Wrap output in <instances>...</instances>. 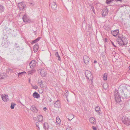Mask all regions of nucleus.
Wrapping results in <instances>:
<instances>
[{
	"instance_id": "f257e3e1",
	"label": "nucleus",
	"mask_w": 130,
	"mask_h": 130,
	"mask_svg": "<svg viewBox=\"0 0 130 130\" xmlns=\"http://www.w3.org/2000/svg\"><path fill=\"white\" fill-rule=\"evenodd\" d=\"M117 41L120 45L121 46L127 44L128 42L127 39L124 37L123 35L118 36Z\"/></svg>"
},
{
	"instance_id": "f03ea898",
	"label": "nucleus",
	"mask_w": 130,
	"mask_h": 130,
	"mask_svg": "<svg viewBox=\"0 0 130 130\" xmlns=\"http://www.w3.org/2000/svg\"><path fill=\"white\" fill-rule=\"evenodd\" d=\"M114 96L115 99L117 102H120L122 101L121 99L120 94V93L119 89L118 90H116L114 92Z\"/></svg>"
},
{
	"instance_id": "7ed1b4c3",
	"label": "nucleus",
	"mask_w": 130,
	"mask_h": 130,
	"mask_svg": "<svg viewBox=\"0 0 130 130\" xmlns=\"http://www.w3.org/2000/svg\"><path fill=\"white\" fill-rule=\"evenodd\" d=\"M85 74L86 77L89 80H92L93 78L91 72L88 70H86Z\"/></svg>"
},
{
	"instance_id": "20e7f679",
	"label": "nucleus",
	"mask_w": 130,
	"mask_h": 130,
	"mask_svg": "<svg viewBox=\"0 0 130 130\" xmlns=\"http://www.w3.org/2000/svg\"><path fill=\"white\" fill-rule=\"evenodd\" d=\"M22 19L23 22H25L31 23L33 21H31L30 19L28 17L27 15L25 14L23 15Z\"/></svg>"
},
{
	"instance_id": "39448f33",
	"label": "nucleus",
	"mask_w": 130,
	"mask_h": 130,
	"mask_svg": "<svg viewBox=\"0 0 130 130\" xmlns=\"http://www.w3.org/2000/svg\"><path fill=\"white\" fill-rule=\"evenodd\" d=\"M122 121L123 122L127 125H129L130 124V120L127 117H123Z\"/></svg>"
},
{
	"instance_id": "423d86ee",
	"label": "nucleus",
	"mask_w": 130,
	"mask_h": 130,
	"mask_svg": "<svg viewBox=\"0 0 130 130\" xmlns=\"http://www.w3.org/2000/svg\"><path fill=\"white\" fill-rule=\"evenodd\" d=\"M120 93L121 95V98L123 99H127L128 96L127 95V94H125V93H124L123 90L121 89L119 90Z\"/></svg>"
},
{
	"instance_id": "0eeeda50",
	"label": "nucleus",
	"mask_w": 130,
	"mask_h": 130,
	"mask_svg": "<svg viewBox=\"0 0 130 130\" xmlns=\"http://www.w3.org/2000/svg\"><path fill=\"white\" fill-rule=\"evenodd\" d=\"M18 6L19 9L22 10H24L26 7L25 3L23 2L19 3Z\"/></svg>"
},
{
	"instance_id": "6e6552de",
	"label": "nucleus",
	"mask_w": 130,
	"mask_h": 130,
	"mask_svg": "<svg viewBox=\"0 0 130 130\" xmlns=\"http://www.w3.org/2000/svg\"><path fill=\"white\" fill-rule=\"evenodd\" d=\"M38 71H40L41 76L42 77H45L47 74L46 71L44 69H39V70H38Z\"/></svg>"
},
{
	"instance_id": "1a4fd4ad",
	"label": "nucleus",
	"mask_w": 130,
	"mask_h": 130,
	"mask_svg": "<svg viewBox=\"0 0 130 130\" xmlns=\"http://www.w3.org/2000/svg\"><path fill=\"white\" fill-rule=\"evenodd\" d=\"M90 59V58L87 56L85 55L84 57L83 60L84 61L86 64H88Z\"/></svg>"
},
{
	"instance_id": "9d476101",
	"label": "nucleus",
	"mask_w": 130,
	"mask_h": 130,
	"mask_svg": "<svg viewBox=\"0 0 130 130\" xmlns=\"http://www.w3.org/2000/svg\"><path fill=\"white\" fill-rule=\"evenodd\" d=\"M37 62L35 60H31L29 63V66L30 68H34L35 67Z\"/></svg>"
},
{
	"instance_id": "9b49d317",
	"label": "nucleus",
	"mask_w": 130,
	"mask_h": 130,
	"mask_svg": "<svg viewBox=\"0 0 130 130\" xmlns=\"http://www.w3.org/2000/svg\"><path fill=\"white\" fill-rule=\"evenodd\" d=\"M50 5L51 6L52 9L54 10H56L57 8V5L56 3L55 2H53L52 3L50 4Z\"/></svg>"
},
{
	"instance_id": "f8f14e48",
	"label": "nucleus",
	"mask_w": 130,
	"mask_h": 130,
	"mask_svg": "<svg viewBox=\"0 0 130 130\" xmlns=\"http://www.w3.org/2000/svg\"><path fill=\"white\" fill-rule=\"evenodd\" d=\"M108 11L107 9H103L102 11L103 17H105L108 14Z\"/></svg>"
},
{
	"instance_id": "ddd939ff",
	"label": "nucleus",
	"mask_w": 130,
	"mask_h": 130,
	"mask_svg": "<svg viewBox=\"0 0 130 130\" xmlns=\"http://www.w3.org/2000/svg\"><path fill=\"white\" fill-rule=\"evenodd\" d=\"M1 97L3 101L5 102H7L8 100V98L7 97V95H5L4 96L3 94L1 95Z\"/></svg>"
},
{
	"instance_id": "4468645a",
	"label": "nucleus",
	"mask_w": 130,
	"mask_h": 130,
	"mask_svg": "<svg viewBox=\"0 0 130 130\" xmlns=\"http://www.w3.org/2000/svg\"><path fill=\"white\" fill-rule=\"evenodd\" d=\"M30 110L34 113H37L38 111L37 108L34 105H32L31 106Z\"/></svg>"
},
{
	"instance_id": "2eb2a0df",
	"label": "nucleus",
	"mask_w": 130,
	"mask_h": 130,
	"mask_svg": "<svg viewBox=\"0 0 130 130\" xmlns=\"http://www.w3.org/2000/svg\"><path fill=\"white\" fill-rule=\"evenodd\" d=\"M43 126L45 130H46L49 128V125L47 122H45L43 124Z\"/></svg>"
},
{
	"instance_id": "dca6fc26",
	"label": "nucleus",
	"mask_w": 130,
	"mask_h": 130,
	"mask_svg": "<svg viewBox=\"0 0 130 130\" xmlns=\"http://www.w3.org/2000/svg\"><path fill=\"white\" fill-rule=\"evenodd\" d=\"M37 118L38 120V122L42 123L43 122V116L41 115H39L37 117Z\"/></svg>"
},
{
	"instance_id": "f3484780",
	"label": "nucleus",
	"mask_w": 130,
	"mask_h": 130,
	"mask_svg": "<svg viewBox=\"0 0 130 130\" xmlns=\"http://www.w3.org/2000/svg\"><path fill=\"white\" fill-rule=\"evenodd\" d=\"M119 31L118 29L116 30L113 31L111 32L112 35L114 36H116L119 34Z\"/></svg>"
},
{
	"instance_id": "a211bd4d",
	"label": "nucleus",
	"mask_w": 130,
	"mask_h": 130,
	"mask_svg": "<svg viewBox=\"0 0 130 130\" xmlns=\"http://www.w3.org/2000/svg\"><path fill=\"white\" fill-rule=\"evenodd\" d=\"M32 96L35 98L38 99L40 97V94L36 92H35L33 93Z\"/></svg>"
},
{
	"instance_id": "6ab92c4d",
	"label": "nucleus",
	"mask_w": 130,
	"mask_h": 130,
	"mask_svg": "<svg viewBox=\"0 0 130 130\" xmlns=\"http://www.w3.org/2000/svg\"><path fill=\"white\" fill-rule=\"evenodd\" d=\"M54 106L56 108H59L60 107V102L59 100H57L54 103Z\"/></svg>"
},
{
	"instance_id": "aec40b11",
	"label": "nucleus",
	"mask_w": 130,
	"mask_h": 130,
	"mask_svg": "<svg viewBox=\"0 0 130 130\" xmlns=\"http://www.w3.org/2000/svg\"><path fill=\"white\" fill-rule=\"evenodd\" d=\"M7 75L5 73H2L0 74V78L4 79L6 78Z\"/></svg>"
},
{
	"instance_id": "412c9836",
	"label": "nucleus",
	"mask_w": 130,
	"mask_h": 130,
	"mask_svg": "<svg viewBox=\"0 0 130 130\" xmlns=\"http://www.w3.org/2000/svg\"><path fill=\"white\" fill-rule=\"evenodd\" d=\"M89 121L91 123L93 124H95L96 123L95 119L93 117L90 118L89 119Z\"/></svg>"
},
{
	"instance_id": "4be33fe9",
	"label": "nucleus",
	"mask_w": 130,
	"mask_h": 130,
	"mask_svg": "<svg viewBox=\"0 0 130 130\" xmlns=\"http://www.w3.org/2000/svg\"><path fill=\"white\" fill-rule=\"evenodd\" d=\"M95 109L96 112L99 115L100 114L101 111L100 107L99 106H98L95 107Z\"/></svg>"
},
{
	"instance_id": "5701e85b",
	"label": "nucleus",
	"mask_w": 130,
	"mask_h": 130,
	"mask_svg": "<svg viewBox=\"0 0 130 130\" xmlns=\"http://www.w3.org/2000/svg\"><path fill=\"white\" fill-rule=\"evenodd\" d=\"M39 48V45L38 44H36L34 46V52H37Z\"/></svg>"
},
{
	"instance_id": "b1692460",
	"label": "nucleus",
	"mask_w": 130,
	"mask_h": 130,
	"mask_svg": "<svg viewBox=\"0 0 130 130\" xmlns=\"http://www.w3.org/2000/svg\"><path fill=\"white\" fill-rule=\"evenodd\" d=\"M40 37H38L35 40H33L32 42H31V44H33L34 43H36V42H38L40 39Z\"/></svg>"
},
{
	"instance_id": "393cba45",
	"label": "nucleus",
	"mask_w": 130,
	"mask_h": 130,
	"mask_svg": "<svg viewBox=\"0 0 130 130\" xmlns=\"http://www.w3.org/2000/svg\"><path fill=\"white\" fill-rule=\"evenodd\" d=\"M55 56L57 57L58 58V60L59 61H60L61 60L60 57V56L59 55L58 52H56L55 53Z\"/></svg>"
},
{
	"instance_id": "a878e982",
	"label": "nucleus",
	"mask_w": 130,
	"mask_h": 130,
	"mask_svg": "<svg viewBox=\"0 0 130 130\" xmlns=\"http://www.w3.org/2000/svg\"><path fill=\"white\" fill-rule=\"evenodd\" d=\"M56 122L57 123L60 124L61 120L58 117H56Z\"/></svg>"
},
{
	"instance_id": "bb28decb",
	"label": "nucleus",
	"mask_w": 130,
	"mask_h": 130,
	"mask_svg": "<svg viewBox=\"0 0 130 130\" xmlns=\"http://www.w3.org/2000/svg\"><path fill=\"white\" fill-rule=\"evenodd\" d=\"M107 74L106 73H105L103 76V79L105 80H107Z\"/></svg>"
},
{
	"instance_id": "cd10ccee",
	"label": "nucleus",
	"mask_w": 130,
	"mask_h": 130,
	"mask_svg": "<svg viewBox=\"0 0 130 130\" xmlns=\"http://www.w3.org/2000/svg\"><path fill=\"white\" fill-rule=\"evenodd\" d=\"M4 9V8L3 6L0 4V12L3 11Z\"/></svg>"
},
{
	"instance_id": "c85d7f7f",
	"label": "nucleus",
	"mask_w": 130,
	"mask_h": 130,
	"mask_svg": "<svg viewBox=\"0 0 130 130\" xmlns=\"http://www.w3.org/2000/svg\"><path fill=\"white\" fill-rule=\"evenodd\" d=\"M36 71L34 69H33L29 71L28 72L29 74H32L33 73H35Z\"/></svg>"
},
{
	"instance_id": "c756f323",
	"label": "nucleus",
	"mask_w": 130,
	"mask_h": 130,
	"mask_svg": "<svg viewBox=\"0 0 130 130\" xmlns=\"http://www.w3.org/2000/svg\"><path fill=\"white\" fill-rule=\"evenodd\" d=\"M69 116L71 117V119H70L69 118L68 119L69 121H71L74 118V115L73 114H71L69 115Z\"/></svg>"
},
{
	"instance_id": "7c9ffc66",
	"label": "nucleus",
	"mask_w": 130,
	"mask_h": 130,
	"mask_svg": "<svg viewBox=\"0 0 130 130\" xmlns=\"http://www.w3.org/2000/svg\"><path fill=\"white\" fill-rule=\"evenodd\" d=\"M38 83L39 85V86H41L42 85V82L41 80H39L38 81Z\"/></svg>"
},
{
	"instance_id": "2f4dec72",
	"label": "nucleus",
	"mask_w": 130,
	"mask_h": 130,
	"mask_svg": "<svg viewBox=\"0 0 130 130\" xmlns=\"http://www.w3.org/2000/svg\"><path fill=\"white\" fill-rule=\"evenodd\" d=\"M16 105L15 104L13 103H11V106H10V108L11 109H13L14 108V107L15 105Z\"/></svg>"
},
{
	"instance_id": "473e14b6",
	"label": "nucleus",
	"mask_w": 130,
	"mask_h": 130,
	"mask_svg": "<svg viewBox=\"0 0 130 130\" xmlns=\"http://www.w3.org/2000/svg\"><path fill=\"white\" fill-rule=\"evenodd\" d=\"M36 125L37 127V128L38 130H40V128L39 126V123L38 122H36Z\"/></svg>"
},
{
	"instance_id": "72a5a7b5",
	"label": "nucleus",
	"mask_w": 130,
	"mask_h": 130,
	"mask_svg": "<svg viewBox=\"0 0 130 130\" xmlns=\"http://www.w3.org/2000/svg\"><path fill=\"white\" fill-rule=\"evenodd\" d=\"M26 73V72H21L19 73H18V76H22L24 74V73Z\"/></svg>"
},
{
	"instance_id": "f704fd0d",
	"label": "nucleus",
	"mask_w": 130,
	"mask_h": 130,
	"mask_svg": "<svg viewBox=\"0 0 130 130\" xmlns=\"http://www.w3.org/2000/svg\"><path fill=\"white\" fill-rule=\"evenodd\" d=\"M32 87L34 89H37L38 88V86L36 85L35 86H33L32 85H31Z\"/></svg>"
},
{
	"instance_id": "c9c22d12",
	"label": "nucleus",
	"mask_w": 130,
	"mask_h": 130,
	"mask_svg": "<svg viewBox=\"0 0 130 130\" xmlns=\"http://www.w3.org/2000/svg\"><path fill=\"white\" fill-rule=\"evenodd\" d=\"M91 9H92V10L93 11V12L94 13H95V12H94V7H93V6H91Z\"/></svg>"
},
{
	"instance_id": "e433bc0d",
	"label": "nucleus",
	"mask_w": 130,
	"mask_h": 130,
	"mask_svg": "<svg viewBox=\"0 0 130 130\" xmlns=\"http://www.w3.org/2000/svg\"><path fill=\"white\" fill-rule=\"evenodd\" d=\"M15 48H18L19 46V45L17 43H15Z\"/></svg>"
},
{
	"instance_id": "4c0bfd02",
	"label": "nucleus",
	"mask_w": 130,
	"mask_h": 130,
	"mask_svg": "<svg viewBox=\"0 0 130 130\" xmlns=\"http://www.w3.org/2000/svg\"><path fill=\"white\" fill-rule=\"evenodd\" d=\"M65 95L66 96V98H67V97L68 96V93L67 92H66V93L65 94ZM67 101H68L67 99Z\"/></svg>"
},
{
	"instance_id": "58836bf2",
	"label": "nucleus",
	"mask_w": 130,
	"mask_h": 130,
	"mask_svg": "<svg viewBox=\"0 0 130 130\" xmlns=\"http://www.w3.org/2000/svg\"><path fill=\"white\" fill-rule=\"evenodd\" d=\"M92 128L93 129V130H96L97 129V128L96 127H94V126H93Z\"/></svg>"
},
{
	"instance_id": "ea45409f",
	"label": "nucleus",
	"mask_w": 130,
	"mask_h": 130,
	"mask_svg": "<svg viewBox=\"0 0 130 130\" xmlns=\"http://www.w3.org/2000/svg\"><path fill=\"white\" fill-rule=\"evenodd\" d=\"M47 108L46 107H44L43 108V110L44 111H46V110Z\"/></svg>"
},
{
	"instance_id": "a19ab883",
	"label": "nucleus",
	"mask_w": 130,
	"mask_h": 130,
	"mask_svg": "<svg viewBox=\"0 0 130 130\" xmlns=\"http://www.w3.org/2000/svg\"><path fill=\"white\" fill-rule=\"evenodd\" d=\"M67 130H72L71 129V128H70L69 127H67Z\"/></svg>"
},
{
	"instance_id": "79ce46f5",
	"label": "nucleus",
	"mask_w": 130,
	"mask_h": 130,
	"mask_svg": "<svg viewBox=\"0 0 130 130\" xmlns=\"http://www.w3.org/2000/svg\"><path fill=\"white\" fill-rule=\"evenodd\" d=\"M112 44L113 45V46L115 47H117V46L115 45L114 44V43H113V42H112Z\"/></svg>"
},
{
	"instance_id": "37998d69",
	"label": "nucleus",
	"mask_w": 130,
	"mask_h": 130,
	"mask_svg": "<svg viewBox=\"0 0 130 130\" xmlns=\"http://www.w3.org/2000/svg\"><path fill=\"white\" fill-rule=\"evenodd\" d=\"M122 0H116V2H117L118 1L121 2H122Z\"/></svg>"
},
{
	"instance_id": "c03bdc74",
	"label": "nucleus",
	"mask_w": 130,
	"mask_h": 130,
	"mask_svg": "<svg viewBox=\"0 0 130 130\" xmlns=\"http://www.w3.org/2000/svg\"><path fill=\"white\" fill-rule=\"evenodd\" d=\"M97 62L96 60H94V63H97Z\"/></svg>"
},
{
	"instance_id": "a18cd8bd",
	"label": "nucleus",
	"mask_w": 130,
	"mask_h": 130,
	"mask_svg": "<svg viewBox=\"0 0 130 130\" xmlns=\"http://www.w3.org/2000/svg\"><path fill=\"white\" fill-rule=\"evenodd\" d=\"M30 5H32V6H33V5H34V4H33V3H30Z\"/></svg>"
},
{
	"instance_id": "49530a36",
	"label": "nucleus",
	"mask_w": 130,
	"mask_h": 130,
	"mask_svg": "<svg viewBox=\"0 0 130 130\" xmlns=\"http://www.w3.org/2000/svg\"><path fill=\"white\" fill-rule=\"evenodd\" d=\"M128 51L129 53H130V48H129L128 50Z\"/></svg>"
},
{
	"instance_id": "de8ad7c7",
	"label": "nucleus",
	"mask_w": 130,
	"mask_h": 130,
	"mask_svg": "<svg viewBox=\"0 0 130 130\" xmlns=\"http://www.w3.org/2000/svg\"><path fill=\"white\" fill-rule=\"evenodd\" d=\"M105 42H106L107 41V39L106 38H105Z\"/></svg>"
},
{
	"instance_id": "09e8293b",
	"label": "nucleus",
	"mask_w": 130,
	"mask_h": 130,
	"mask_svg": "<svg viewBox=\"0 0 130 130\" xmlns=\"http://www.w3.org/2000/svg\"><path fill=\"white\" fill-rule=\"evenodd\" d=\"M129 70H130V66L129 67Z\"/></svg>"
},
{
	"instance_id": "8fccbe9b",
	"label": "nucleus",
	"mask_w": 130,
	"mask_h": 130,
	"mask_svg": "<svg viewBox=\"0 0 130 130\" xmlns=\"http://www.w3.org/2000/svg\"><path fill=\"white\" fill-rule=\"evenodd\" d=\"M29 82H30V79H29Z\"/></svg>"
},
{
	"instance_id": "3c124183",
	"label": "nucleus",
	"mask_w": 130,
	"mask_h": 130,
	"mask_svg": "<svg viewBox=\"0 0 130 130\" xmlns=\"http://www.w3.org/2000/svg\"><path fill=\"white\" fill-rule=\"evenodd\" d=\"M34 31V32H35V33H36V31Z\"/></svg>"
},
{
	"instance_id": "603ef678",
	"label": "nucleus",
	"mask_w": 130,
	"mask_h": 130,
	"mask_svg": "<svg viewBox=\"0 0 130 130\" xmlns=\"http://www.w3.org/2000/svg\"><path fill=\"white\" fill-rule=\"evenodd\" d=\"M103 88H104L105 89H106V88H104V87H103Z\"/></svg>"
}]
</instances>
